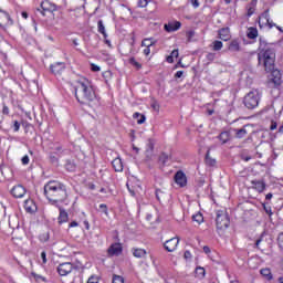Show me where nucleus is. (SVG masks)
I'll return each instance as SVG.
<instances>
[{"label":"nucleus","instance_id":"obj_32","mask_svg":"<svg viewBox=\"0 0 283 283\" xmlns=\"http://www.w3.org/2000/svg\"><path fill=\"white\" fill-rule=\"evenodd\" d=\"M248 39H258V29L250 28L248 31Z\"/></svg>","mask_w":283,"mask_h":283},{"label":"nucleus","instance_id":"obj_51","mask_svg":"<svg viewBox=\"0 0 283 283\" xmlns=\"http://www.w3.org/2000/svg\"><path fill=\"white\" fill-rule=\"evenodd\" d=\"M184 258H185V260H191V252L186 251V252L184 253Z\"/></svg>","mask_w":283,"mask_h":283},{"label":"nucleus","instance_id":"obj_54","mask_svg":"<svg viewBox=\"0 0 283 283\" xmlns=\"http://www.w3.org/2000/svg\"><path fill=\"white\" fill-rule=\"evenodd\" d=\"M13 127H14V132H19L20 124L18 120L14 122Z\"/></svg>","mask_w":283,"mask_h":283},{"label":"nucleus","instance_id":"obj_58","mask_svg":"<svg viewBox=\"0 0 283 283\" xmlns=\"http://www.w3.org/2000/svg\"><path fill=\"white\" fill-rule=\"evenodd\" d=\"M170 56H172V59H174V56H175V59H178V50H174L171 52Z\"/></svg>","mask_w":283,"mask_h":283},{"label":"nucleus","instance_id":"obj_52","mask_svg":"<svg viewBox=\"0 0 283 283\" xmlns=\"http://www.w3.org/2000/svg\"><path fill=\"white\" fill-rule=\"evenodd\" d=\"M144 54L145 56H149V54H151V49H149V46H146V49H144Z\"/></svg>","mask_w":283,"mask_h":283},{"label":"nucleus","instance_id":"obj_38","mask_svg":"<svg viewBox=\"0 0 283 283\" xmlns=\"http://www.w3.org/2000/svg\"><path fill=\"white\" fill-rule=\"evenodd\" d=\"M150 0H139L138 1V7L139 8H147V6L149 4Z\"/></svg>","mask_w":283,"mask_h":283},{"label":"nucleus","instance_id":"obj_4","mask_svg":"<svg viewBox=\"0 0 283 283\" xmlns=\"http://www.w3.org/2000/svg\"><path fill=\"white\" fill-rule=\"evenodd\" d=\"M243 103L248 109H255L260 105V93L258 91L249 92L244 96Z\"/></svg>","mask_w":283,"mask_h":283},{"label":"nucleus","instance_id":"obj_36","mask_svg":"<svg viewBox=\"0 0 283 283\" xmlns=\"http://www.w3.org/2000/svg\"><path fill=\"white\" fill-rule=\"evenodd\" d=\"M113 283H125V279H123V276L120 275H113Z\"/></svg>","mask_w":283,"mask_h":283},{"label":"nucleus","instance_id":"obj_22","mask_svg":"<svg viewBox=\"0 0 283 283\" xmlns=\"http://www.w3.org/2000/svg\"><path fill=\"white\" fill-rule=\"evenodd\" d=\"M219 140H221V143L224 145L231 140V135L229 132H223L219 135Z\"/></svg>","mask_w":283,"mask_h":283},{"label":"nucleus","instance_id":"obj_33","mask_svg":"<svg viewBox=\"0 0 283 283\" xmlns=\"http://www.w3.org/2000/svg\"><path fill=\"white\" fill-rule=\"evenodd\" d=\"M261 275H263V277H266L268 280H272V275H271V270L270 269H262L261 270Z\"/></svg>","mask_w":283,"mask_h":283},{"label":"nucleus","instance_id":"obj_17","mask_svg":"<svg viewBox=\"0 0 283 283\" xmlns=\"http://www.w3.org/2000/svg\"><path fill=\"white\" fill-rule=\"evenodd\" d=\"M249 128H251V125H245L240 129H235V138H244V136L249 134Z\"/></svg>","mask_w":283,"mask_h":283},{"label":"nucleus","instance_id":"obj_57","mask_svg":"<svg viewBox=\"0 0 283 283\" xmlns=\"http://www.w3.org/2000/svg\"><path fill=\"white\" fill-rule=\"evenodd\" d=\"M182 74H184L182 71H178V72L175 74V78H182Z\"/></svg>","mask_w":283,"mask_h":283},{"label":"nucleus","instance_id":"obj_7","mask_svg":"<svg viewBox=\"0 0 283 283\" xmlns=\"http://www.w3.org/2000/svg\"><path fill=\"white\" fill-rule=\"evenodd\" d=\"M50 70L52 74H55V76H61L65 71V63L56 62L50 66Z\"/></svg>","mask_w":283,"mask_h":283},{"label":"nucleus","instance_id":"obj_23","mask_svg":"<svg viewBox=\"0 0 283 283\" xmlns=\"http://www.w3.org/2000/svg\"><path fill=\"white\" fill-rule=\"evenodd\" d=\"M133 118H135L137 120L138 125H143V123H145V120H147V117H145V115L140 114V113H134Z\"/></svg>","mask_w":283,"mask_h":283},{"label":"nucleus","instance_id":"obj_49","mask_svg":"<svg viewBox=\"0 0 283 283\" xmlns=\"http://www.w3.org/2000/svg\"><path fill=\"white\" fill-rule=\"evenodd\" d=\"M41 259H42L43 264L48 263V256H46L45 252L41 253Z\"/></svg>","mask_w":283,"mask_h":283},{"label":"nucleus","instance_id":"obj_20","mask_svg":"<svg viewBox=\"0 0 283 283\" xmlns=\"http://www.w3.org/2000/svg\"><path fill=\"white\" fill-rule=\"evenodd\" d=\"M113 165V169H115V171H123V160L120 158H115L112 161Z\"/></svg>","mask_w":283,"mask_h":283},{"label":"nucleus","instance_id":"obj_56","mask_svg":"<svg viewBox=\"0 0 283 283\" xmlns=\"http://www.w3.org/2000/svg\"><path fill=\"white\" fill-rule=\"evenodd\" d=\"M191 3L193 6V8H199L200 7V2H198V0H191Z\"/></svg>","mask_w":283,"mask_h":283},{"label":"nucleus","instance_id":"obj_14","mask_svg":"<svg viewBox=\"0 0 283 283\" xmlns=\"http://www.w3.org/2000/svg\"><path fill=\"white\" fill-rule=\"evenodd\" d=\"M146 160L154 158V140L149 139L145 150Z\"/></svg>","mask_w":283,"mask_h":283},{"label":"nucleus","instance_id":"obj_11","mask_svg":"<svg viewBox=\"0 0 283 283\" xmlns=\"http://www.w3.org/2000/svg\"><path fill=\"white\" fill-rule=\"evenodd\" d=\"M14 21L11 20L8 12L0 10V25H13Z\"/></svg>","mask_w":283,"mask_h":283},{"label":"nucleus","instance_id":"obj_42","mask_svg":"<svg viewBox=\"0 0 283 283\" xmlns=\"http://www.w3.org/2000/svg\"><path fill=\"white\" fill-rule=\"evenodd\" d=\"M156 198L157 200H163V198H165V192L161 190H156Z\"/></svg>","mask_w":283,"mask_h":283},{"label":"nucleus","instance_id":"obj_63","mask_svg":"<svg viewBox=\"0 0 283 283\" xmlns=\"http://www.w3.org/2000/svg\"><path fill=\"white\" fill-rule=\"evenodd\" d=\"M51 163H59V159L54 156H51Z\"/></svg>","mask_w":283,"mask_h":283},{"label":"nucleus","instance_id":"obj_13","mask_svg":"<svg viewBox=\"0 0 283 283\" xmlns=\"http://www.w3.org/2000/svg\"><path fill=\"white\" fill-rule=\"evenodd\" d=\"M271 72V81L272 83H274V85H282V73L280 72V70H275L273 69Z\"/></svg>","mask_w":283,"mask_h":283},{"label":"nucleus","instance_id":"obj_24","mask_svg":"<svg viewBox=\"0 0 283 283\" xmlns=\"http://www.w3.org/2000/svg\"><path fill=\"white\" fill-rule=\"evenodd\" d=\"M151 45H156V41L151 38H147L142 41V48H151Z\"/></svg>","mask_w":283,"mask_h":283},{"label":"nucleus","instance_id":"obj_41","mask_svg":"<svg viewBox=\"0 0 283 283\" xmlns=\"http://www.w3.org/2000/svg\"><path fill=\"white\" fill-rule=\"evenodd\" d=\"M40 240L41 242H48V240H50V234L48 233L40 234Z\"/></svg>","mask_w":283,"mask_h":283},{"label":"nucleus","instance_id":"obj_25","mask_svg":"<svg viewBox=\"0 0 283 283\" xmlns=\"http://www.w3.org/2000/svg\"><path fill=\"white\" fill-rule=\"evenodd\" d=\"M230 52H240V42L238 40H233L229 45Z\"/></svg>","mask_w":283,"mask_h":283},{"label":"nucleus","instance_id":"obj_55","mask_svg":"<svg viewBox=\"0 0 283 283\" xmlns=\"http://www.w3.org/2000/svg\"><path fill=\"white\" fill-rule=\"evenodd\" d=\"M270 129H271V130L277 129V123H276V122H272V123H271V126H270Z\"/></svg>","mask_w":283,"mask_h":283},{"label":"nucleus","instance_id":"obj_16","mask_svg":"<svg viewBox=\"0 0 283 283\" xmlns=\"http://www.w3.org/2000/svg\"><path fill=\"white\" fill-rule=\"evenodd\" d=\"M219 39H221V41H231V31L229 28L219 30Z\"/></svg>","mask_w":283,"mask_h":283},{"label":"nucleus","instance_id":"obj_9","mask_svg":"<svg viewBox=\"0 0 283 283\" xmlns=\"http://www.w3.org/2000/svg\"><path fill=\"white\" fill-rule=\"evenodd\" d=\"M180 242V239L178 238H172L170 240H167L164 244L166 251L169 253L174 252L175 249L178 248V243Z\"/></svg>","mask_w":283,"mask_h":283},{"label":"nucleus","instance_id":"obj_37","mask_svg":"<svg viewBox=\"0 0 283 283\" xmlns=\"http://www.w3.org/2000/svg\"><path fill=\"white\" fill-rule=\"evenodd\" d=\"M213 50H214V52H218V51L222 50V41H214L213 42Z\"/></svg>","mask_w":283,"mask_h":283},{"label":"nucleus","instance_id":"obj_47","mask_svg":"<svg viewBox=\"0 0 283 283\" xmlns=\"http://www.w3.org/2000/svg\"><path fill=\"white\" fill-rule=\"evenodd\" d=\"M91 70H92V72H101V66H98L96 64H91Z\"/></svg>","mask_w":283,"mask_h":283},{"label":"nucleus","instance_id":"obj_29","mask_svg":"<svg viewBox=\"0 0 283 283\" xmlns=\"http://www.w3.org/2000/svg\"><path fill=\"white\" fill-rule=\"evenodd\" d=\"M193 222H197V224H202L205 222V217H202V213L198 212L197 214L192 216Z\"/></svg>","mask_w":283,"mask_h":283},{"label":"nucleus","instance_id":"obj_19","mask_svg":"<svg viewBox=\"0 0 283 283\" xmlns=\"http://www.w3.org/2000/svg\"><path fill=\"white\" fill-rule=\"evenodd\" d=\"M67 220H69L67 212L64 209L60 208V216L57 218L59 224H63V222H67Z\"/></svg>","mask_w":283,"mask_h":283},{"label":"nucleus","instance_id":"obj_44","mask_svg":"<svg viewBox=\"0 0 283 283\" xmlns=\"http://www.w3.org/2000/svg\"><path fill=\"white\" fill-rule=\"evenodd\" d=\"M21 161H22V165H29L30 164V157L28 155H25L24 157H22Z\"/></svg>","mask_w":283,"mask_h":283},{"label":"nucleus","instance_id":"obj_31","mask_svg":"<svg viewBox=\"0 0 283 283\" xmlns=\"http://www.w3.org/2000/svg\"><path fill=\"white\" fill-rule=\"evenodd\" d=\"M196 277H199L200 280H202V277H205L206 275V271H205V268H197L196 271Z\"/></svg>","mask_w":283,"mask_h":283},{"label":"nucleus","instance_id":"obj_21","mask_svg":"<svg viewBox=\"0 0 283 283\" xmlns=\"http://www.w3.org/2000/svg\"><path fill=\"white\" fill-rule=\"evenodd\" d=\"M252 185L254 186V189L259 191V193H262V191L266 189V184L263 181H252Z\"/></svg>","mask_w":283,"mask_h":283},{"label":"nucleus","instance_id":"obj_5","mask_svg":"<svg viewBox=\"0 0 283 283\" xmlns=\"http://www.w3.org/2000/svg\"><path fill=\"white\" fill-rule=\"evenodd\" d=\"M216 224L217 229H220L221 231L224 229H229V224H231V221L229 220V214H227L224 210L217 211Z\"/></svg>","mask_w":283,"mask_h":283},{"label":"nucleus","instance_id":"obj_40","mask_svg":"<svg viewBox=\"0 0 283 283\" xmlns=\"http://www.w3.org/2000/svg\"><path fill=\"white\" fill-rule=\"evenodd\" d=\"M30 205H32V201H25V209H27V211H30V212H32V211H34V209H35V207L33 206V207H31Z\"/></svg>","mask_w":283,"mask_h":283},{"label":"nucleus","instance_id":"obj_10","mask_svg":"<svg viewBox=\"0 0 283 283\" xmlns=\"http://www.w3.org/2000/svg\"><path fill=\"white\" fill-rule=\"evenodd\" d=\"M175 182L176 185H179L180 187L187 186V176L182 171H177L175 175Z\"/></svg>","mask_w":283,"mask_h":283},{"label":"nucleus","instance_id":"obj_62","mask_svg":"<svg viewBox=\"0 0 283 283\" xmlns=\"http://www.w3.org/2000/svg\"><path fill=\"white\" fill-rule=\"evenodd\" d=\"M255 6H258V2H255V0H252L250 3V8H255Z\"/></svg>","mask_w":283,"mask_h":283},{"label":"nucleus","instance_id":"obj_45","mask_svg":"<svg viewBox=\"0 0 283 283\" xmlns=\"http://www.w3.org/2000/svg\"><path fill=\"white\" fill-rule=\"evenodd\" d=\"M151 107H153V109H154L155 112H160V105H159L157 102H154V103L151 104Z\"/></svg>","mask_w":283,"mask_h":283},{"label":"nucleus","instance_id":"obj_18","mask_svg":"<svg viewBox=\"0 0 283 283\" xmlns=\"http://www.w3.org/2000/svg\"><path fill=\"white\" fill-rule=\"evenodd\" d=\"M122 251L123 248H120V244L118 243L111 245V248L108 249L109 255H120Z\"/></svg>","mask_w":283,"mask_h":283},{"label":"nucleus","instance_id":"obj_6","mask_svg":"<svg viewBox=\"0 0 283 283\" xmlns=\"http://www.w3.org/2000/svg\"><path fill=\"white\" fill-rule=\"evenodd\" d=\"M41 13L43 17H48V14H52L53 12H56V4L50 2V1H43L41 3Z\"/></svg>","mask_w":283,"mask_h":283},{"label":"nucleus","instance_id":"obj_30","mask_svg":"<svg viewBox=\"0 0 283 283\" xmlns=\"http://www.w3.org/2000/svg\"><path fill=\"white\" fill-rule=\"evenodd\" d=\"M127 189L129 193H132V196H136V193H138V191H140L142 188L138 185L129 187V184H127Z\"/></svg>","mask_w":283,"mask_h":283},{"label":"nucleus","instance_id":"obj_35","mask_svg":"<svg viewBox=\"0 0 283 283\" xmlns=\"http://www.w3.org/2000/svg\"><path fill=\"white\" fill-rule=\"evenodd\" d=\"M259 23H268L270 28H273V24L269 22V18L266 13L259 18Z\"/></svg>","mask_w":283,"mask_h":283},{"label":"nucleus","instance_id":"obj_28","mask_svg":"<svg viewBox=\"0 0 283 283\" xmlns=\"http://www.w3.org/2000/svg\"><path fill=\"white\" fill-rule=\"evenodd\" d=\"M211 150H208L207 151V155H206V165H208V167H216V159L211 158L209 156Z\"/></svg>","mask_w":283,"mask_h":283},{"label":"nucleus","instance_id":"obj_26","mask_svg":"<svg viewBox=\"0 0 283 283\" xmlns=\"http://www.w3.org/2000/svg\"><path fill=\"white\" fill-rule=\"evenodd\" d=\"M133 255L135 258H145V255H147V251L145 249H134Z\"/></svg>","mask_w":283,"mask_h":283},{"label":"nucleus","instance_id":"obj_64","mask_svg":"<svg viewBox=\"0 0 283 283\" xmlns=\"http://www.w3.org/2000/svg\"><path fill=\"white\" fill-rule=\"evenodd\" d=\"M70 227H78V222L72 221V222L70 223Z\"/></svg>","mask_w":283,"mask_h":283},{"label":"nucleus","instance_id":"obj_59","mask_svg":"<svg viewBox=\"0 0 283 283\" xmlns=\"http://www.w3.org/2000/svg\"><path fill=\"white\" fill-rule=\"evenodd\" d=\"M2 114H10L8 106H3Z\"/></svg>","mask_w":283,"mask_h":283},{"label":"nucleus","instance_id":"obj_46","mask_svg":"<svg viewBox=\"0 0 283 283\" xmlns=\"http://www.w3.org/2000/svg\"><path fill=\"white\" fill-rule=\"evenodd\" d=\"M87 283H98V276H91L88 280H87Z\"/></svg>","mask_w":283,"mask_h":283},{"label":"nucleus","instance_id":"obj_34","mask_svg":"<svg viewBox=\"0 0 283 283\" xmlns=\"http://www.w3.org/2000/svg\"><path fill=\"white\" fill-rule=\"evenodd\" d=\"M129 63H130V65H133L134 67H136V70H140V67H143V65H142L138 61H136L135 57H130V59H129Z\"/></svg>","mask_w":283,"mask_h":283},{"label":"nucleus","instance_id":"obj_2","mask_svg":"<svg viewBox=\"0 0 283 283\" xmlns=\"http://www.w3.org/2000/svg\"><path fill=\"white\" fill-rule=\"evenodd\" d=\"M275 48L264 40H260L258 61L259 65L264 67L265 72H273L275 70Z\"/></svg>","mask_w":283,"mask_h":283},{"label":"nucleus","instance_id":"obj_3","mask_svg":"<svg viewBox=\"0 0 283 283\" xmlns=\"http://www.w3.org/2000/svg\"><path fill=\"white\" fill-rule=\"evenodd\" d=\"M44 195L51 205H59V202H65L67 199V190L59 181H49L44 186Z\"/></svg>","mask_w":283,"mask_h":283},{"label":"nucleus","instance_id":"obj_15","mask_svg":"<svg viewBox=\"0 0 283 283\" xmlns=\"http://www.w3.org/2000/svg\"><path fill=\"white\" fill-rule=\"evenodd\" d=\"M181 23L178 21L175 22H168L164 25L166 32H176V30H180Z\"/></svg>","mask_w":283,"mask_h":283},{"label":"nucleus","instance_id":"obj_50","mask_svg":"<svg viewBox=\"0 0 283 283\" xmlns=\"http://www.w3.org/2000/svg\"><path fill=\"white\" fill-rule=\"evenodd\" d=\"M255 12V8L249 7L248 8V17H251Z\"/></svg>","mask_w":283,"mask_h":283},{"label":"nucleus","instance_id":"obj_60","mask_svg":"<svg viewBox=\"0 0 283 283\" xmlns=\"http://www.w3.org/2000/svg\"><path fill=\"white\" fill-rule=\"evenodd\" d=\"M133 151H135V154H139L140 153V148H138L135 145H133Z\"/></svg>","mask_w":283,"mask_h":283},{"label":"nucleus","instance_id":"obj_39","mask_svg":"<svg viewBox=\"0 0 283 283\" xmlns=\"http://www.w3.org/2000/svg\"><path fill=\"white\" fill-rule=\"evenodd\" d=\"M167 160H169V156H167V154H161L159 157V161L165 165Z\"/></svg>","mask_w":283,"mask_h":283},{"label":"nucleus","instance_id":"obj_27","mask_svg":"<svg viewBox=\"0 0 283 283\" xmlns=\"http://www.w3.org/2000/svg\"><path fill=\"white\" fill-rule=\"evenodd\" d=\"M98 32L103 34L104 39H107V32L105 31V24H103V20L97 22Z\"/></svg>","mask_w":283,"mask_h":283},{"label":"nucleus","instance_id":"obj_8","mask_svg":"<svg viewBox=\"0 0 283 283\" xmlns=\"http://www.w3.org/2000/svg\"><path fill=\"white\" fill-rule=\"evenodd\" d=\"M72 269H74L72 263L70 262L62 263L57 266V273L60 275H69V273H72Z\"/></svg>","mask_w":283,"mask_h":283},{"label":"nucleus","instance_id":"obj_53","mask_svg":"<svg viewBox=\"0 0 283 283\" xmlns=\"http://www.w3.org/2000/svg\"><path fill=\"white\" fill-rule=\"evenodd\" d=\"M203 252H205L207 255H209V253H211V248L205 245V247H203Z\"/></svg>","mask_w":283,"mask_h":283},{"label":"nucleus","instance_id":"obj_12","mask_svg":"<svg viewBox=\"0 0 283 283\" xmlns=\"http://www.w3.org/2000/svg\"><path fill=\"white\" fill-rule=\"evenodd\" d=\"M25 188L22 185H17L12 188L11 193L14 198H23L25 196Z\"/></svg>","mask_w":283,"mask_h":283},{"label":"nucleus","instance_id":"obj_43","mask_svg":"<svg viewBox=\"0 0 283 283\" xmlns=\"http://www.w3.org/2000/svg\"><path fill=\"white\" fill-rule=\"evenodd\" d=\"M277 242H279L280 249H283V233L279 234Z\"/></svg>","mask_w":283,"mask_h":283},{"label":"nucleus","instance_id":"obj_1","mask_svg":"<svg viewBox=\"0 0 283 283\" xmlns=\"http://www.w3.org/2000/svg\"><path fill=\"white\" fill-rule=\"evenodd\" d=\"M75 90V96L82 105H92L95 103V106L98 105V99H96V93L92 88V83L85 77H80L73 82Z\"/></svg>","mask_w":283,"mask_h":283},{"label":"nucleus","instance_id":"obj_48","mask_svg":"<svg viewBox=\"0 0 283 283\" xmlns=\"http://www.w3.org/2000/svg\"><path fill=\"white\" fill-rule=\"evenodd\" d=\"M99 209L107 216V206L105 203L99 205Z\"/></svg>","mask_w":283,"mask_h":283},{"label":"nucleus","instance_id":"obj_61","mask_svg":"<svg viewBox=\"0 0 283 283\" xmlns=\"http://www.w3.org/2000/svg\"><path fill=\"white\" fill-rule=\"evenodd\" d=\"M167 61L168 63H174V55H168Z\"/></svg>","mask_w":283,"mask_h":283}]
</instances>
